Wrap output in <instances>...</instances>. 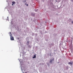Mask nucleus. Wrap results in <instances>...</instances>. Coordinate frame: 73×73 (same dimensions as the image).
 Returning <instances> with one entry per match:
<instances>
[{"label": "nucleus", "mask_w": 73, "mask_h": 73, "mask_svg": "<svg viewBox=\"0 0 73 73\" xmlns=\"http://www.w3.org/2000/svg\"><path fill=\"white\" fill-rule=\"evenodd\" d=\"M53 60H54V58H53V60H51L50 61V63H51L52 62V61H53Z\"/></svg>", "instance_id": "obj_2"}, {"label": "nucleus", "mask_w": 73, "mask_h": 73, "mask_svg": "<svg viewBox=\"0 0 73 73\" xmlns=\"http://www.w3.org/2000/svg\"><path fill=\"white\" fill-rule=\"evenodd\" d=\"M68 63L69 64H70V65H72V62H69Z\"/></svg>", "instance_id": "obj_4"}, {"label": "nucleus", "mask_w": 73, "mask_h": 73, "mask_svg": "<svg viewBox=\"0 0 73 73\" xmlns=\"http://www.w3.org/2000/svg\"><path fill=\"white\" fill-rule=\"evenodd\" d=\"M25 73H28V72H25Z\"/></svg>", "instance_id": "obj_9"}, {"label": "nucleus", "mask_w": 73, "mask_h": 73, "mask_svg": "<svg viewBox=\"0 0 73 73\" xmlns=\"http://www.w3.org/2000/svg\"><path fill=\"white\" fill-rule=\"evenodd\" d=\"M33 58H36V54L34 55L33 57Z\"/></svg>", "instance_id": "obj_3"}, {"label": "nucleus", "mask_w": 73, "mask_h": 73, "mask_svg": "<svg viewBox=\"0 0 73 73\" xmlns=\"http://www.w3.org/2000/svg\"><path fill=\"white\" fill-rule=\"evenodd\" d=\"M72 23H73V21H72Z\"/></svg>", "instance_id": "obj_10"}, {"label": "nucleus", "mask_w": 73, "mask_h": 73, "mask_svg": "<svg viewBox=\"0 0 73 73\" xmlns=\"http://www.w3.org/2000/svg\"><path fill=\"white\" fill-rule=\"evenodd\" d=\"M28 48H31V46L30 45H29L28 46Z\"/></svg>", "instance_id": "obj_6"}, {"label": "nucleus", "mask_w": 73, "mask_h": 73, "mask_svg": "<svg viewBox=\"0 0 73 73\" xmlns=\"http://www.w3.org/2000/svg\"><path fill=\"white\" fill-rule=\"evenodd\" d=\"M26 6H28V4H27V5H26Z\"/></svg>", "instance_id": "obj_8"}, {"label": "nucleus", "mask_w": 73, "mask_h": 73, "mask_svg": "<svg viewBox=\"0 0 73 73\" xmlns=\"http://www.w3.org/2000/svg\"><path fill=\"white\" fill-rule=\"evenodd\" d=\"M10 39L11 40H14V38H13V37L12 36V35L11 34V32H10Z\"/></svg>", "instance_id": "obj_1"}, {"label": "nucleus", "mask_w": 73, "mask_h": 73, "mask_svg": "<svg viewBox=\"0 0 73 73\" xmlns=\"http://www.w3.org/2000/svg\"><path fill=\"white\" fill-rule=\"evenodd\" d=\"M12 5H13V4H12Z\"/></svg>", "instance_id": "obj_11"}, {"label": "nucleus", "mask_w": 73, "mask_h": 73, "mask_svg": "<svg viewBox=\"0 0 73 73\" xmlns=\"http://www.w3.org/2000/svg\"><path fill=\"white\" fill-rule=\"evenodd\" d=\"M7 18H8V17H7Z\"/></svg>", "instance_id": "obj_12"}, {"label": "nucleus", "mask_w": 73, "mask_h": 73, "mask_svg": "<svg viewBox=\"0 0 73 73\" xmlns=\"http://www.w3.org/2000/svg\"><path fill=\"white\" fill-rule=\"evenodd\" d=\"M12 4H15V1H13L12 3Z\"/></svg>", "instance_id": "obj_5"}, {"label": "nucleus", "mask_w": 73, "mask_h": 73, "mask_svg": "<svg viewBox=\"0 0 73 73\" xmlns=\"http://www.w3.org/2000/svg\"><path fill=\"white\" fill-rule=\"evenodd\" d=\"M27 45H28L29 44V41H28L27 42Z\"/></svg>", "instance_id": "obj_7"}]
</instances>
